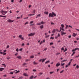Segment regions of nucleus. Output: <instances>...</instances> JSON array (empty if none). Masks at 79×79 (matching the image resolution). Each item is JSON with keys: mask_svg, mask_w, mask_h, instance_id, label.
I'll return each instance as SVG.
<instances>
[{"mask_svg": "<svg viewBox=\"0 0 79 79\" xmlns=\"http://www.w3.org/2000/svg\"><path fill=\"white\" fill-rule=\"evenodd\" d=\"M56 14L53 12H52V13H50L49 14V16L48 17L49 18H50V17H52V18H53L54 16H56Z\"/></svg>", "mask_w": 79, "mask_h": 79, "instance_id": "f257e3e1", "label": "nucleus"}, {"mask_svg": "<svg viewBox=\"0 0 79 79\" xmlns=\"http://www.w3.org/2000/svg\"><path fill=\"white\" fill-rule=\"evenodd\" d=\"M7 13L8 11H1V13H2V15H5L6 13Z\"/></svg>", "mask_w": 79, "mask_h": 79, "instance_id": "f03ea898", "label": "nucleus"}, {"mask_svg": "<svg viewBox=\"0 0 79 79\" xmlns=\"http://www.w3.org/2000/svg\"><path fill=\"white\" fill-rule=\"evenodd\" d=\"M79 50V48H75V49H73L72 51V52H73V54L72 55V56H73V55H74V54L75 53V52H74V51H76V50Z\"/></svg>", "mask_w": 79, "mask_h": 79, "instance_id": "7ed1b4c3", "label": "nucleus"}, {"mask_svg": "<svg viewBox=\"0 0 79 79\" xmlns=\"http://www.w3.org/2000/svg\"><path fill=\"white\" fill-rule=\"evenodd\" d=\"M35 33H31L29 34H28V36L29 37L30 36H33L35 35Z\"/></svg>", "mask_w": 79, "mask_h": 79, "instance_id": "20e7f679", "label": "nucleus"}, {"mask_svg": "<svg viewBox=\"0 0 79 79\" xmlns=\"http://www.w3.org/2000/svg\"><path fill=\"white\" fill-rule=\"evenodd\" d=\"M45 22L42 21L40 23H37V25H40L41 24H45Z\"/></svg>", "mask_w": 79, "mask_h": 79, "instance_id": "39448f33", "label": "nucleus"}, {"mask_svg": "<svg viewBox=\"0 0 79 79\" xmlns=\"http://www.w3.org/2000/svg\"><path fill=\"white\" fill-rule=\"evenodd\" d=\"M7 22H8V23H13V21H14V20H11L10 19H9L7 21Z\"/></svg>", "mask_w": 79, "mask_h": 79, "instance_id": "423d86ee", "label": "nucleus"}, {"mask_svg": "<svg viewBox=\"0 0 79 79\" xmlns=\"http://www.w3.org/2000/svg\"><path fill=\"white\" fill-rule=\"evenodd\" d=\"M61 35H65L66 34V33H64L63 31H61Z\"/></svg>", "mask_w": 79, "mask_h": 79, "instance_id": "0eeeda50", "label": "nucleus"}, {"mask_svg": "<svg viewBox=\"0 0 79 79\" xmlns=\"http://www.w3.org/2000/svg\"><path fill=\"white\" fill-rule=\"evenodd\" d=\"M20 39H21L22 40H24V38L23 37H22V35H20Z\"/></svg>", "mask_w": 79, "mask_h": 79, "instance_id": "6e6552de", "label": "nucleus"}, {"mask_svg": "<svg viewBox=\"0 0 79 79\" xmlns=\"http://www.w3.org/2000/svg\"><path fill=\"white\" fill-rule=\"evenodd\" d=\"M60 65V63L59 62L58 63H57L56 64V67H58V66H59Z\"/></svg>", "mask_w": 79, "mask_h": 79, "instance_id": "1a4fd4ad", "label": "nucleus"}, {"mask_svg": "<svg viewBox=\"0 0 79 79\" xmlns=\"http://www.w3.org/2000/svg\"><path fill=\"white\" fill-rule=\"evenodd\" d=\"M47 60V58H45V59H42V63H44V61H45V60Z\"/></svg>", "mask_w": 79, "mask_h": 79, "instance_id": "9d476101", "label": "nucleus"}, {"mask_svg": "<svg viewBox=\"0 0 79 79\" xmlns=\"http://www.w3.org/2000/svg\"><path fill=\"white\" fill-rule=\"evenodd\" d=\"M4 69H5V68H0V71H3V70Z\"/></svg>", "mask_w": 79, "mask_h": 79, "instance_id": "9b49d317", "label": "nucleus"}, {"mask_svg": "<svg viewBox=\"0 0 79 79\" xmlns=\"http://www.w3.org/2000/svg\"><path fill=\"white\" fill-rule=\"evenodd\" d=\"M42 74H43V73H39L38 76H40L41 75H42Z\"/></svg>", "mask_w": 79, "mask_h": 79, "instance_id": "f8f14e48", "label": "nucleus"}, {"mask_svg": "<svg viewBox=\"0 0 79 79\" xmlns=\"http://www.w3.org/2000/svg\"><path fill=\"white\" fill-rule=\"evenodd\" d=\"M23 75L25 76H29V75L26 73H24L23 74Z\"/></svg>", "mask_w": 79, "mask_h": 79, "instance_id": "ddd939ff", "label": "nucleus"}, {"mask_svg": "<svg viewBox=\"0 0 79 79\" xmlns=\"http://www.w3.org/2000/svg\"><path fill=\"white\" fill-rule=\"evenodd\" d=\"M41 15H40V14L37 15L36 16V18H37L38 17L39 18V17H40V16Z\"/></svg>", "mask_w": 79, "mask_h": 79, "instance_id": "4468645a", "label": "nucleus"}, {"mask_svg": "<svg viewBox=\"0 0 79 79\" xmlns=\"http://www.w3.org/2000/svg\"><path fill=\"white\" fill-rule=\"evenodd\" d=\"M40 29H43V28H44V25H42L41 26H40Z\"/></svg>", "mask_w": 79, "mask_h": 79, "instance_id": "2eb2a0df", "label": "nucleus"}, {"mask_svg": "<svg viewBox=\"0 0 79 79\" xmlns=\"http://www.w3.org/2000/svg\"><path fill=\"white\" fill-rule=\"evenodd\" d=\"M73 37H76V36L77 35V34H76V33H73Z\"/></svg>", "mask_w": 79, "mask_h": 79, "instance_id": "dca6fc26", "label": "nucleus"}, {"mask_svg": "<svg viewBox=\"0 0 79 79\" xmlns=\"http://www.w3.org/2000/svg\"><path fill=\"white\" fill-rule=\"evenodd\" d=\"M38 63H37L35 62V61H34L33 62V64L34 65H35V64H37Z\"/></svg>", "mask_w": 79, "mask_h": 79, "instance_id": "f3484780", "label": "nucleus"}, {"mask_svg": "<svg viewBox=\"0 0 79 79\" xmlns=\"http://www.w3.org/2000/svg\"><path fill=\"white\" fill-rule=\"evenodd\" d=\"M0 17H4L5 18H6V16H3L2 15H0Z\"/></svg>", "mask_w": 79, "mask_h": 79, "instance_id": "a211bd4d", "label": "nucleus"}, {"mask_svg": "<svg viewBox=\"0 0 79 79\" xmlns=\"http://www.w3.org/2000/svg\"><path fill=\"white\" fill-rule=\"evenodd\" d=\"M61 27H62V28H63L64 27V25L63 24H61Z\"/></svg>", "mask_w": 79, "mask_h": 79, "instance_id": "6ab92c4d", "label": "nucleus"}, {"mask_svg": "<svg viewBox=\"0 0 79 79\" xmlns=\"http://www.w3.org/2000/svg\"><path fill=\"white\" fill-rule=\"evenodd\" d=\"M61 66H64V65L65 64L64 63L62 64V63H61Z\"/></svg>", "mask_w": 79, "mask_h": 79, "instance_id": "aec40b11", "label": "nucleus"}, {"mask_svg": "<svg viewBox=\"0 0 79 79\" xmlns=\"http://www.w3.org/2000/svg\"><path fill=\"white\" fill-rule=\"evenodd\" d=\"M67 61V60H62L61 61V63H63V62H64V61Z\"/></svg>", "mask_w": 79, "mask_h": 79, "instance_id": "412c9836", "label": "nucleus"}, {"mask_svg": "<svg viewBox=\"0 0 79 79\" xmlns=\"http://www.w3.org/2000/svg\"><path fill=\"white\" fill-rule=\"evenodd\" d=\"M30 60L29 59H26V60H25V62H27V61H29Z\"/></svg>", "mask_w": 79, "mask_h": 79, "instance_id": "4be33fe9", "label": "nucleus"}, {"mask_svg": "<svg viewBox=\"0 0 79 79\" xmlns=\"http://www.w3.org/2000/svg\"><path fill=\"white\" fill-rule=\"evenodd\" d=\"M44 14H46V15H48V12H44Z\"/></svg>", "mask_w": 79, "mask_h": 79, "instance_id": "5701e85b", "label": "nucleus"}, {"mask_svg": "<svg viewBox=\"0 0 79 79\" xmlns=\"http://www.w3.org/2000/svg\"><path fill=\"white\" fill-rule=\"evenodd\" d=\"M34 77V76H31L30 77V79H32V78Z\"/></svg>", "mask_w": 79, "mask_h": 79, "instance_id": "b1692460", "label": "nucleus"}, {"mask_svg": "<svg viewBox=\"0 0 79 79\" xmlns=\"http://www.w3.org/2000/svg\"><path fill=\"white\" fill-rule=\"evenodd\" d=\"M60 29H61L62 31H64V28H62L61 27H60Z\"/></svg>", "mask_w": 79, "mask_h": 79, "instance_id": "393cba45", "label": "nucleus"}, {"mask_svg": "<svg viewBox=\"0 0 79 79\" xmlns=\"http://www.w3.org/2000/svg\"><path fill=\"white\" fill-rule=\"evenodd\" d=\"M34 58V56H30V58Z\"/></svg>", "mask_w": 79, "mask_h": 79, "instance_id": "a878e982", "label": "nucleus"}, {"mask_svg": "<svg viewBox=\"0 0 79 79\" xmlns=\"http://www.w3.org/2000/svg\"><path fill=\"white\" fill-rule=\"evenodd\" d=\"M56 31V30L55 29H54L53 30V31H52V33H55V31Z\"/></svg>", "mask_w": 79, "mask_h": 79, "instance_id": "bb28decb", "label": "nucleus"}, {"mask_svg": "<svg viewBox=\"0 0 79 79\" xmlns=\"http://www.w3.org/2000/svg\"><path fill=\"white\" fill-rule=\"evenodd\" d=\"M49 36H50V35H46L45 36V38H48V37H49Z\"/></svg>", "mask_w": 79, "mask_h": 79, "instance_id": "cd10ccee", "label": "nucleus"}, {"mask_svg": "<svg viewBox=\"0 0 79 79\" xmlns=\"http://www.w3.org/2000/svg\"><path fill=\"white\" fill-rule=\"evenodd\" d=\"M33 72H37V70L35 69H33Z\"/></svg>", "mask_w": 79, "mask_h": 79, "instance_id": "c85d7f7f", "label": "nucleus"}, {"mask_svg": "<svg viewBox=\"0 0 79 79\" xmlns=\"http://www.w3.org/2000/svg\"><path fill=\"white\" fill-rule=\"evenodd\" d=\"M60 52H57L56 53V55H60Z\"/></svg>", "mask_w": 79, "mask_h": 79, "instance_id": "c756f323", "label": "nucleus"}, {"mask_svg": "<svg viewBox=\"0 0 79 79\" xmlns=\"http://www.w3.org/2000/svg\"><path fill=\"white\" fill-rule=\"evenodd\" d=\"M50 63V61H49V60H48V61H46V62L45 63L46 64H47V63Z\"/></svg>", "mask_w": 79, "mask_h": 79, "instance_id": "7c9ffc66", "label": "nucleus"}, {"mask_svg": "<svg viewBox=\"0 0 79 79\" xmlns=\"http://www.w3.org/2000/svg\"><path fill=\"white\" fill-rule=\"evenodd\" d=\"M35 14H29L28 15V16H34V15H35Z\"/></svg>", "mask_w": 79, "mask_h": 79, "instance_id": "2f4dec72", "label": "nucleus"}, {"mask_svg": "<svg viewBox=\"0 0 79 79\" xmlns=\"http://www.w3.org/2000/svg\"><path fill=\"white\" fill-rule=\"evenodd\" d=\"M10 58H10V57H7V59L8 60H10Z\"/></svg>", "mask_w": 79, "mask_h": 79, "instance_id": "473e14b6", "label": "nucleus"}, {"mask_svg": "<svg viewBox=\"0 0 79 79\" xmlns=\"http://www.w3.org/2000/svg\"><path fill=\"white\" fill-rule=\"evenodd\" d=\"M65 26H66V27L65 28V29H67V28L68 27V25H65Z\"/></svg>", "mask_w": 79, "mask_h": 79, "instance_id": "72a5a7b5", "label": "nucleus"}, {"mask_svg": "<svg viewBox=\"0 0 79 79\" xmlns=\"http://www.w3.org/2000/svg\"><path fill=\"white\" fill-rule=\"evenodd\" d=\"M54 73V72H50V74H53Z\"/></svg>", "mask_w": 79, "mask_h": 79, "instance_id": "f704fd0d", "label": "nucleus"}, {"mask_svg": "<svg viewBox=\"0 0 79 79\" xmlns=\"http://www.w3.org/2000/svg\"><path fill=\"white\" fill-rule=\"evenodd\" d=\"M64 70H62V71H60V74H61V73H63L64 72Z\"/></svg>", "mask_w": 79, "mask_h": 79, "instance_id": "c9c22d12", "label": "nucleus"}, {"mask_svg": "<svg viewBox=\"0 0 79 79\" xmlns=\"http://www.w3.org/2000/svg\"><path fill=\"white\" fill-rule=\"evenodd\" d=\"M47 50V48H46L43 50V51H46Z\"/></svg>", "mask_w": 79, "mask_h": 79, "instance_id": "e433bc0d", "label": "nucleus"}, {"mask_svg": "<svg viewBox=\"0 0 79 79\" xmlns=\"http://www.w3.org/2000/svg\"><path fill=\"white\" fill-rule=\"evenodd\" d=\"M27 64L26 63H24L23 64V66H25V65H26Z\"/></svg>", "mask_w": 79, "mask_h": 79, "instance_id": "4c0bfd02", "label": "nucleus"}, {"mask_svg": "<svg viewBox=\"0 0 79 79\" xmlns=\"http://www.w3.org/2000/svg\"><path fill=\"white\" fill-rule=\"evenodd\" d=\"M6 53L5 52L2 53V55H6Z\"/></svg>", "mask_w": 79, "mask_h": 79, "instance_id": "58836bf2", "label": "nucleus"}, {"mask_svg": "<svg viewBox=\"0 0 79 79\" xmlns=\"http://www.w3.org/2000/svg\"><path fill=\"white\" fill-rule=\"evenodd\" d=\"M2 66H4V67H6V65L5 64H2Z\"/></svg>", "mask_w": 79, "mask_h": 79, "instance_id": "ea45409f", "label": "nucleus"}, {"mask_svg": "<svg viewBox=\"0 0 79 79\" xmlns=\"http://www.w3.org/2000/svg\"><path fill=\"white\" fill-rule=\"evenodd\" d=\"M79 65H77L76 66V68H77V69H78L79 68Z\"/></svg>", "mask_w": 79, "mask_h": 79, "instance_id": "a19ab883", "label": "nucleus"}, {"mask_svg": "<svg viewBox=\"0 0 79 79\" xmlns=\"http://www.w3.org/2000/svg\"><path fill=\"white\" fill-rule=\"evenodd\" d=\"M33 21H32L30 22V24H32V23H33Z\"/></svg>", "mask_w": 79, "mask_h": 79, "instance_id": "79ce46f5", "label": "nucleus"}, {"mask_svg": "<svg viewBox=\"0 0 79 79\" xmlns=\"http://www.w3.org/2000/svg\"><path fill=\"white\" fill-rule=\"evenodd\" d=\"M43 43V41H41L40 43V44L41 45V44H42V43Z\"/></svg>", "mask_w": 79, "mask_h": 79, "instance_id": "37998d69", "label": "nucleus"}, {"mask_svg": "<svg viewBox=\"0 0 79 79\" xmlns=\"http://www.w3.org/2000/svg\"><path fill=\"white\" fill-rule=\"evenodd\" d=\"M16 51L17 52H18L19 51V50L18 49V48H17V49H16Z\"/></svg>", "mask_w": 79, "mask_h": 79, "instance_id": "c03bdc74", "label": "nucleus"}, {"mask_svg": "<svg viewBox=\"0 0 79 79\" xmlns=\"http://www.w3.org/2000/svg\"><path fill=\"white\" fill-rule=\"evenodd\" d=\"M35 10H33V13H34V14H35Z\"/></svg>", "mask_w": 79, "mask_h": 79, "instance_id": "a18cd8bd", "label": "nucleus"}, {"mask_svg": "<svg viewBox=\"0 0 79 79\" xmlns=\"http://www.w3.org/2000/svg\"><path fill=\"white\" fill-rule=\"evenodd\" d=\"M69 39H70V38H71V35H70L69 36Z\"/></svg>", "mask_w": 79, "mask_h": 79, "instance_id": "49530a36", "label": "nucleus"}, {"mask_svg": "<svg viewBox=\"0 0 79 79\" xmlns=\"http://www.w3.org/2000/svg\"><path fill=\"white\" fill-rule=\"evenodd\" d=\"M70 64H71V62H69V63L68 64V66H69V65H70Z\"/></svg>", "mask_w": 79, "mask_h": 79, "instance_id": "de8ad7c7", "label": "nucleus"}, {"mask_svg": "<svg viewBox=\"0 0 79 79\" xmlns=\"http://www.w3.org/2000/svg\"><path fill=\"white\" fill-rule=\"evenodd\" d=\"M53 43H50V45H53Z\"/></svg>", "mask_w": 79, "mask_h": 79, "instance_id": "09e8293b", "label": "nucleus"}, {"mask_svg": "<svg viewBox=\"0 0 79 79\" xmlns=\"http://www.w3.org/2000/svg\"><path fill=\"white\" fill-rule=\"evenodd\" d=\"M18 55V53H16V54H15V56H16L17 55Z\"/></svg>", "mask_w": 79, "mask_h": 79, "instance_id": "8fccbe9b", "label": "nucleus"}, {"mask_svg": "<svg viewBox=\"0 0 79 79\" xmlns=\"http://www.w3.org/2000/svg\"><path fill=\"white\" fill-rule=\"evenodd\" d=\"M10 74H13V72H10Z\"/></svg>", "mask_w": 79, "mask_h": 79, "instance_id": "3c124183", "label": "nucleus"}, {"mask_svg": "<svg viewBox=\"0 0 79 79\" xmlns=\"http://www.w3.org/2000/svg\"><path fill=\"white\" fill-rule=\"evenodd\" d=\"M42 61V59H40V60H39L40 62H41V61Z\"/></svg>", "mask_w": 79, "mask_h": 79, "instance_id": "603ef678", "label": "nucleus"}, {"mask_svg": "<svg viewBox=\"0 0 79 79\" xmlns=\"http://www.w3.org/2000/svg\"><path fill=\"white\" fill-rule=\"evenodd\" d=\"M69 27H71V28H72V26H70V25H69Z\"/></svg>", "mask_w": 79, "mask_h": 79, "instance_id": "864d4df0", "label": "nucleus"}, {"mask_svg": "<svg viewBox=\"0 0 79 79\" xmlns=\"http://www.w3.org/2000/svg\"><path fill=\"white\" fill-rule=\"evenodd\" d=\"M57 36H58V37H60V34L58 33V35Z\"/></svg>", "mask_w": 79, "mask_h": 79, "instance_id": "5fc2aeb1", "label": "nucleus"}, {"mask_svg": "<svg viewBox=\"0 0 79 79\" xmlns=\"http://www.w3.org/2000/svg\"><path fill=\"white\" fill-rule=\"evenodd\" d=\"M73 60V59H71V60H70V62H69V63H71V62H72V60Z\"/></svg>", "mask_w": 79, "mask_h": 79, "instance_id": "6e6d98bb", "label": "nucleus"}, {"mask_svg": "<svg viewBox=\"0 0 79 79\" xmlns=\"http://www.w3.org/2000/svg\"><path fill=\"white\" fill-rule=\"evenodd\" d=\"M54 39V37H51L50 38V39Z\"/></svg>", "mask_w": 79, "mask_h": 79, "instance_id": "4d7b16f0", "label": "nucleus"}, {"mask_svg": "<svg viewBox=\"0 0 79 79\" xmlns=\"http://www.w3.org/2000/svg\"><path fill=\"white\" fill-rule=\"evenodd\" d=\"M19 71H17V72H16V73H19Z\"/></svg>", "mask_w": 79, "mask_h": 79, "instance_id": "13d9d810", "label": "nucleus"}, {"mask_svg": "<svg viewBox=\"0 0 79 79\" xmlns=\"http://www.w3.org/2000/svg\"><path fill=\"white\" fill-rule=\"evenodd\" d=\"M61 50H64V48L63 47L61 48Z\"/></svg>", "mask_w": 79, "mask_h": 79, "instance_id": "bf43d9fd", "label": "nucleus"}, {"mask_svg": "<svg viewBox=\"0 0 79 79\" xmlns=\"http://www.w3.org/2000/svg\"><path fill=\"white\" fill-rule=\"evenodd\" d=\"M17 58H19V59H20V56H17Z\"/></svg>", "mask_w": 79, "mask_h": 79, "instance_id": "052dcab7", "label": "nucleus"}, {"mask_svg": "<svg viewBox=\"0 0 79 79\" xmlns=\"http://www.w3.org/2000/svg\"><path fill=\"white\" fill-rule=\"evenodd\" d=\"M9 45H7V46L6 48H9Z\"/></svg>", "mask_w": 79, "mask_h": 79, "instance_id": "680f3d73", "label": "nucleus"}, {"mask_svg": "<svg viewBox=\"0 0 79 79\" xmlns=\"http://www.w3.org/2000/svg\"><path fill=\"white\" fill-rule=\"evenodd\" d=\"M28 24V22H27L26 23H25V25H26V24Z\"/></svg>", "mask_w": 79, "mask_h": 79, "instance_id": "e2e57ef3", "label": "nucleus"}, {"mask_svg": "<svg viewBox=\"0 0 79 79\" xmlns=\"http://www.w3.org/2000/svg\"><path fill=\"white\" fill-rule=\"evenodd\" d=\"M24 44L23 43L22 44V46H24Z\"/></svg>", "mask_w": 79, "mask_h": 79, "instance_id": "0e129e2a", "label": "nucleus"}, {"mask_svg": "<svg viewBox=\"0 0 79 79\" xmlns=\"http://www.w3.org/2000/svg\"><path fill=\"white\" fill-rule=\"evenodd\" d=\"M51 24H55V23H54L53 22H51Z\"/></svg>", "mask_w": 79, "mask_h": 79, "instance_id": "69168bd1", "label": "nucleus"}, {"mask_svg": "<svg viewBox=\"0 0 79 79\" xmlns=\"http://www.w3.org/2000/svg\"><path fill=\"white\" fill-rule=\"evenodd\" d=\"M28 17H27V18H24V19H28Z\"/></svg>", "mask_w": 79, "mask_h": 79, "instance_id": "338daca9", "label": "nucleus"}, {"mask_svg": "<svg viewBox=\"0 0 79 79\" xmlns=\"http://www.w3.org/2000/svg\"><path fill=\"white\" fill-rule=\"evenodd\" d=\"M76 30H77V31H79V29H77V28H76Z\"/></svg>", "mask_w": 79, "mask_h": 79, "instance_id": "774afa93", "label": "nucleus"}]
</instances>
